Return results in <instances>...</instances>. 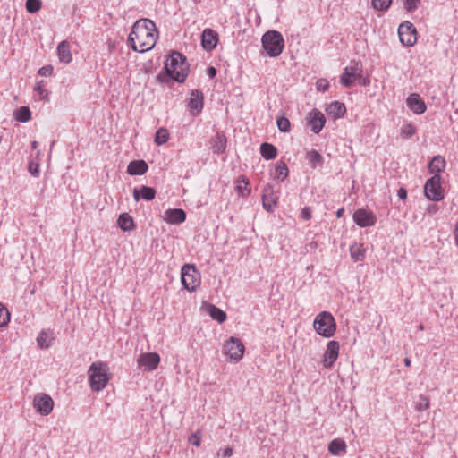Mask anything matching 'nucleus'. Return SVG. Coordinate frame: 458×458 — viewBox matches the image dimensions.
I'll return each instance as SVG.
<instances>
[{
	"label": "nucleus",
	"instance_id": "1a4fd4ad",
	"mask_svg": "<svg viewBox=\"0 0 458 458\" xmlns=\"http://www.w3.org/2000/svg\"><path fill=\"white\" fill-rule=\"evenodd\" d=\"M398 35L400 41L404 46L412 47L417 42V30L410 21L400 24Z\"/></svg>",
	"mask_w": 458,
	"mask_h": 458
},
{
	"label": "nucleus",
	"instance_id": "20e7f679",
	"mask_svg": "<svg viewBox=\"0 0 458 458\" xmlns=\"http://www.w3.org/2000/svg\"><path fill=\"white\" fill-rule=\"evenodd\" d=\"M313 327L319 335L329 338L332 337L336 331V323L333 315L328 311L318 313L314 321Z\"/></svg>",
	"mask_w": 458,
	"mask_h": 458
},
{
	"label": "nucleus",
	"instance_id": "f704fd0d",
	"mask_svg": "<svg viewBox=\"0 0 458 458\" xmlns=\"http://www.w3.org/2000/svg\"><path fill=\"white\" fill-rule=\"evenodd\" d=\"M15 120L26 123L30 120L31 113L29 107L21 106L14 113Z\"/></svg>",
	"mask_w": 458,
	"mask_h": 458
},
{
	"label": "nucleus",
	"instance_id": "f3484780",
	"mask_svg": "<svg viewBox=\"0 0 458 458\" xmlns=\"http://www.w3.org/2000/svg\"><path fill=\"white\" fill-rule=\"evenodd\" d=\"M203 99V94L199 90H193L191 93L188 106L192 115L196 116L200 114L204 105Z\"/></svg>",
	"mask_w": 458,
	"mask_h": 458
},
{
	"label": "nucleus",
	"instance_id": "603ef678",
	"mask_svg": "<svg viewBox=\"0 0 458 458\" xmlns=\"http://www.w3.org/2000/svg\"><path fill=\"white\" fill-rule=\"evenodd\" d=\"M30 172L32 175H38V165H33L32 164L30 165Z\"/></svg>",
	"mask_w": 458,
	"mask_h": 458
},
{
	"label": "nucleus",
	"instance_id": "052dcab7",
	"mask_svg": "<svg viewBox=\"0 0 458 458\" xmlns=\"http://www.w3.org/2000/svg\"><path fill=\"white\" fill-rule=\"evenodd\" d=\"M420 329L423 330V326L422 325L420 326Z\"/></svg>",
	"mask_w": 458,
	"mask_h": 458
},
{
	"label": "nucleus",
	"instance_id": "3c124183",
	"mask_svg": "<svg viewBox=\"0 0 458 458\" xmlns=\"http://www.w3.org/2000/svg\"><path fill=\"white\" fill-rule=\"evenodd\" d=\"M453 234H454V244L458 248V221L454 225Z\"/></svg>",
	"mask_w": 458,
	"mask_h": 458
},
{
	"label": "nucleus",
	"instance_id": "f257e3e1",
	"mask_svg": "<svg viewBox=\"0 0 458 458\" xmlns=\"http://www.w3.org/2000/svg\"><path fill=\"white\" fill-rule=\"evenodd\" d=\"M157 38L156 24L149 19H140L133 24L128 42L134 51L144 53L155 47Z\"/></svg>",
	"mask_w": 458,
	"mask_h": 458
},
{
	"label": "nucleus",
	"instance_id": "8fccbe9b",
	"mask_svg": "<svg viewBox=\"0 0 458 458\" xmlns=\"http://www.w3.org/2000/svg\"><path fill=\"white\" fill-rule=\"evenodd\" d=\"M301 217L304 220H310L311 218V209L309 207L303 208L301 211Z\"/></svg>",
	"mask_w": 458,
	"mask_h": 458
},
{
	"label": "nucleus",
	"instance_id": "dca6fc26",
	"mask_svg": "<svg viewBox=\"0 0 458 458\" xmlns=\"http://www.w3.org/2000/svg\"><path fill=\"white\" fill-rule=\"evenodd\" d=\"M218 33L212 29L207 28L201 35V45L206 51L213 50L218 43Z\"/></svg>",
	"mask_w": 458,
	"mask_h": 458
},
{
	"label": "nucleus",
	"instance_id": "5fc2aeb1",
	"mask_svg": "<svg viewBox=\"0 0 458 458\" xmlns=\"http://www.w3.org/2000/svg\"><path fill=\"white\" fill-rule=\"evenodd\" d=\"M224 457H230L233 455V449L231 447H226L223 452Z\"/></svg>",
	"mask_w": 458,
	"mask_h": 458
},
{
	"label": "nucleus",
	"instance_id": "de8ad7c7",
	"mask_svg": "<svg viewBox=\"0 0 458 458\" xmlns=\"http://www.w3.org/2000/svg\"><path fill=\"white\" fill-rule=\"evenodd\" d=\"M318 91H326L329 88V82L327 79H319L316 83Z\"/></svg>",
	"mask_w": 458,
	"mask_h": 458
},
{
	"label": "nucleus",
	"instance_id": "ddd939ff",
	"mask_svg": "<svg viewBox=\"0 0 458 458\" xmlns=\"http://www.w3.org/2000/svg\"><path fill=\"white\" fill-rule=\"evenodd\" d=\"M279 196L270 184H267L262 192V205L267 212H272L277 205Z\"/></svg>",
	"mask_w": 458,
	"mask_h": 458
},
{
	"label": "nucleus",
	"instance_id": "9b49d317",
	"mask_svg": "<svg viewBox=\"0 0 458 458\" xmlns=\"http://www.w3.org/2000/svg\"><path fill=\"white\" fill-rule=\"evenodd\" d=\"M353 221L360 227L373 226L377 223L376 215L369 209L359 208L352 216Z\"/></svg>",
	"mask_w": 458,
	"mask_h": 458
},
{
	"label": "nucleus",
	"instance_id": "4be33fe9",
	"mask_svg": "<svg viewBox=\"0 0 458 458\" xmlns=\"http://www.w3.org/2000/svg\"><path fill=\"white\" fill-rule=\"evenodd\" d=\"M57 55L60 62L69 64L72 60L70 44L64 40L57 47Z\"/></svg>",
	"mask_w": 458,
	"mask_h": 458
},
{
	"label": "nucleus",
	"instance_id": "4d7b16f0",
	"mask_svg": "<svg viewBox=\"0 0 458 458\" xmlns=\"http://www.w3.org/2000/svg\"><path fill=\"white\" fill-rule=\"evenodd\" d=\"M404 364L406 367H410L411 366V360L409 358H405L404 359Z\"/></svg>",
	"mask_w": 458,
	"mask_h": 458
},
{
	"label": "nucleus",
	"instance_id": "5701e85b",
	"mask_svg": "<svg viewBox=\"0 0 458 458\" xmlns=\"http://www.w3.org/2000/svg\"><path fill=\"white\" fill-rule=\"evenodd\" d=\"M148 168L144 160L131 161L127 166V173L131 175H142L148 171Z\"/></svg>",
	"mask_w": 458,
	"mask_h": 458
},
{
	"label": "nucleus",
	"instance_id": "ea45409f",
	"mask_svg": "<svg viewBox=\"0 0 458 458\" xmlns=\"http://www.w3.org/2000/svg\"><path fill=\"white\" fill-rule=\"evenodd\" d=\"M10 321L9 310L0 303V327L6 326Z\"/></svg>",
	"mask_w": 458,
	"mask_h": 458
},
{
	"label": "nucleus",
	"instance_id": "f03ea898",
	"mask_svg": "<svg viewBox=\"0 0 458 458\" xmlns=\"http://www.w3.org/2000/svg\"><path fill=\"white\" fill-rule=\"evenodd\" d=\"M88 375L91 389L98 392L103 390L111 379L108 365L100 360L89 366Z\"/></svg>",
	"mask_w": 458,
	"mask_h": 458
},
{
	"label": "nucleus",
	"instance_id": "bf43d9fd",
	"mask_svg": "<svg viewBox=\"0 0 458 458\" xmlns=\"http://www.w3.org/2000/svg\"><path fill=\"white\" fill-rule=\"evenodd\" d=\"M32 146H33V148H36V147H37V142H36V141H34V142L32 143Z\"/></svg>",
	"mask_w": 458,
	"mask_h": 458
},
{
	"label": "nucleus",
	"instance_id": "aec40b11",
	"mask_svg": "<svg viewBox=\"0 0 458 458\" xmlns=\"http://www.w3.org/2000/svg\"><path fill=\"white\" fill-rule=\"evenodd\" d=\"M360 68L358 64L347 66L341 77V82L345 87H350L355 81L356 77L360 73Z\"/></svg>",
	"mask_w": 458,
	"mask_h": 458
},
{
	"label": "nucleus",
	"instance_id": "13d9d810",
	"mask_svg": "<svg viewBox=\"0 0 458 458\" xmlns=\"http://www.w3.org/2000/svg\"><path fill=\"white\" fill-rule=\"evenodd\" d=\"M343 212H344V208L339 209V210L337 211V213H336L337 216H338V217H341V216H342Z\"/></svg>",
	"mask_w": 458,
	"mask_h": 458
},
{
	"label": "nucleus",
	"instance_id": "a19ab883",
	"mask_svg": "<svg viewBox=\"0 0 458 458\" xmlns=\"http://www.w3.org/2000/svg\"><path fill=\"white\" fill-rule=\"evenodd\" d=\"M430 403L429 398L425 395H420L419 401L416 403V409L420 411H426L429 408Z\"/></svg>",
	"mask_w": 458,
	"mask_h": 458
},
{
	"label": "nucleus",
	"instance_id": "864d4df0",
	"mask_svg": "<svg viewBox=\"0 0 458 458\" xmlns=\"http://www.w3.org/2000/svg\"><path fill=\"white\" fill-rule=\"evenodd\" d=\"M397 195L401 199H405L407 198V191L403 188H401L398 190Z\"/></svg>",
	"mask_w": 458,
	"mask_h": 458
},
{
	"label": "nucleus",
	"instance_id": "b1692460",
	"mask_svg": "<svg viewBox=\"0 0 458 458\" xmlns=\"http://www.w3.org/2000/svg\"><path fill=\"white\" fill-rule=\"evenodd\" d=\"M133 197L137 201L140 199V197L143 199L149 201L155 199L156 190L151 187L142 186L140 190L134 189Z\"/></svg>",
	"mask_w": 458,
	"mask_h": 458
},
{
	"label": "nucleus",
	"instance_id": "4468645a",
	"mask_svg": "<svg viewBox=\"0 0 458 458\" xmlns=\"http://www.w3.org/2000/svg\"><path fill=\"white\" fill-rule=\"evenodd\" d=\"M160 362V356L157 352L142 353L138 359V365L143 367L145 370H155Z\"/></svg>",
	"mask_w": 458,
	"mask_h": 458
},
{
	"label": "nucleus",
	"instance_id": "9d476101",
	"mask_svg": "<svg viewBox=\"0 0 458 458\" xmlns=\"http://www.w3.org/2000/svg\"><path fill=\"white\" fill-rule=\"evenodd\" d=\"M33 406L41 415H48L54 408V401L48 394L40 393L34 396Z\"/></svg>",
	"mask_w": 458,
	"mask_h": 458
},
{
	"label": "nucleus",
	"instance_id": "79ce46f5",
	"mask_svg": "<svg viewBox=\"0 0 458 458\" xmlns=\"http://www.w3.org/2000/svg\"><path fill=\"white\" fill-rule=\"evenodd\" d=\"M415 132L416 128L411 123L403 125L401 130V135L405 139L412 137L415 134Z\"/></svg>",
	"mask_w": 458,
	"mask_h": 458
},
{
	"label": "nucleus",
	"instance_id": "4c0bfd02",
	"mask_svg": "<svg viewBox=\"0 0 458 458\" xmlns=\"http://www.w3.org/2000/svg\"><path fill=\"white\" fill-rule=\"evenodd\" d=\"M42 7V2L40 0H27L26 10L30 13H35L38 12Z\"/></svg>",
	"mask_w": 458,
	"mask_h": 458
},
{
	"label": "nucleus",
	"instance_id": "a211bd4d",
	"mask_svg": "<svg viewBox=\"0 0 458 458\" xmlns=\"http://www.w3.org/2000/svg\"><path fill=\"white\" fill-rule=\"evenodd\" d=\"M408 107L416 114H421L426 111V104L419 94H411L406 100Z\"/></svg>",
	"mask_w": 458,
	"mask_h": 458
},
{
	"label": "nucleus",
	"instance_id": "6e6d98bb",
	"mask_svg": "<svg viewBox=\"0 0 458 458\" xmlns=\"http://www.w3.org/2000/svg\"><path fill=\"white\" fill-rule=\"evenodd\" d=\"M208 73L210 77H214L216 74V71L214 67H209L208 70Z\"/></svg>",
	"mask_w": 458,
	"mask_h": 458
},
{
	"label": "nucleus",
	"instance_id": "2f4dec72",
	"mask_svg": "<svg viewBox=\"0 0 458 458\" xmlns=\"http://www.w3.org/2000/svg\"><path fill=\"white\" fill-rule=\"evenodd\" d=\"M260 153L261 156L267 160L274 159L277 156V150L276 147L269 143L261 144Z\"/></svg>",
	"mask_w": 458,
	"mask_h": 458
},
{
	"label": "nucleus",
	"instance_id": "09e8293b",
	"mask_svg": "<svg viewBox=\"0 0 458 458\" xmlns=\"http://www.w3.org/2000/svg\"><path fill=\"white\" fill-rule=\"evenodd\" d=\"M309 155L310 161L313 163H320L322 160V157L318 151L313 150Z\"/></svg>",
	"mask_w": 458,
	"mask_h": 458
},
{
	"label": "nucleus",
	"instance_id": "412c9836",
	"mask_svg": "<svg viewBox=\"0 0 458 458\" xmlns=\"http://www.w3.org/2000/svg\"><path fill=\"white\" fill-rule=\"evenodd\" d=\"M326 112L332 118L338 119L345 114L346 108L344 103L334 101L327 106Z\"/></svg>",
	"mask_w": 458,
	"mask_h": 458
},
{
	"label": "nucleus",
	"instance_id": "f8f14e48",
	"mask_svg": "<svg viewBox=\"0 0 458 458\" xmlns=\"http://www.w3.org/2000/svg\"><path fill=\"white\" fill-rule=\"evenodd\" d=\"M340 345L337 341L332 340L327 343V349L323 355V366L327 369L332 368L339 356Z\"/></svg>",
	"mask_w": 458,
	"mask_h": 458
},
{
	"label": "nucleus",
	"instance_id": "7c9ffc66",
	"mask_svg": "<svg viewBox=\"0 0 458 458\" xmlns=\"http://www.w3.org/2000/svg\"><path fill=\"white\" fill-rule=\"evenodd\" d=\"M117 223L120 228L123 231H131L134 227L133 219L127 213L120 215Z\"/></svg>",
	"mask_w": 458,
	"mask_h": 458
},
{
	"label": "nucleus",
	"instance_id": "a18cd8bd",
	"mask_svg": "<svg viewBox=\"0 0 458 458\" xmlns=\"http://www.w3.org/2000/svg\"><path fill=\"white\" fill-rule=\"evenodd\" d=\"M420 3V0H403L404 8L408 12H413L414 10H416Z\"/></svg>",
	"mask_w": 458,
	"mask_h": 458
},
{
	"label": "nucleus",
	"instance_id": "a878e982",
	"mask_svg": "<svg viewBox=\"0 0 458 458\" xmlns=\"http://www.w3.org/2000/svg\"><path fill=\"white\" fill-rule=\"evenodd\" d=\"M446 162L442 156H436L428 164V169L431 174H439L445 168Z\"/></svg>",
	"mask_w": 458,
	"mask_h": 458
},
{
	"label": "nucleus",
	"instance_id": "c9c22d12",
	"mask_svg": "<svg viewBox=\"0 0 458 458\" xmlns=\"http://www.w3.org/2000/svg\"><path fill=\"white\" fill-rule=\"evenodd\" d=\"M47 83L44 81H39L34 87V91L38 93L40 100H48L49 91L46 89Z\"/></svg>",
	"mask_w": 458,
	"mask_h": 458
},
{
	"label": "nucleus",
	"instance_id": "7ed1b4c3",
	"mask_svg": "<svg viewBox=\"0 0 458 458\" xmlns=\"http://www.w3.org/2000/svg\"><path fill=\"white\" fill-rule=\"evenodd\" d=\"M167 74L178 82H183L189 74L186 58L178 52H174L167 58L165 65Z\"/></svg>",
	"mask_w": 458,
	"mask_h": 458
},
{
	"label": "nucleus",
	"instance_id": "bb28decb",
	"mask_svg": "<svg viewBox=\"0 0 458 458\" xmlns=\"http://www.w3.org/2000/svg\"><path fill=\"white\" fill-rule=\"evenodd\" d=\"M235 189L239 195L242 197H248L250 195L251 189L250 187V182L246 176H240L236 181Z\"/></svg>",
	"mask_w": 458,
	"mask_h": 458
},
{
	"label": "nucleus",
	"instance_id": "e433bc0d",
	"mask_svg": "<svg viewBox=\"0 0 458 458\" xmlns=\"http://www.w3.org/2000/svg\"><path fill=\"white\" fill-rule=\"evenodd\" d=\"M169 131L165 128H159L155 135V143L157 145H163L169 140Z\"/></svg>",
	"mask_w": 458,
	"mask_h": 458
},
{
	"label": "nucleus",
	"instance_id": "393cba45",
	"mask_svg": "<svg viewBox=\"0 0 458 458\" xmlns=\"http://www.w3.org/2000/svg\"><path fill=\"white\" fill-rule=\"evenodd\" d=\"M350 255L354 262L362 261L366 257V249L362 243L355 242L350 246Z\"/></svg>",
	"mask_w": 458,
	"mask_h": 458
},
{
	"label": "nucleus",
	"instance_id": "6e6552de",
	"mask_svg": "<svg viewBox=\"0 0 458 458\" xmlns=\"http://www.w3.org/2000/svg\"><path fill=\"white\" fill-rule=\"evenodd\" d=\"M424 192L426 197L430 200L439 201L444 198L441 187V176L439 174H434L426 182Z\"/></svg>",
	"mask_w": 458,
	"mask_h": 458
},
{
	"label": "nucleus",
	"instance_id": "39448f33",
	"mask_svg": "<svg viewBox=\"0 0 458 458\" xmlns=\"http://www.w3.org/2000/svg\"><path fill=\"white\" fill-rule=\"evenodd\" d=\"M262 47L271 57L278 56L284 47V41L280 32L276 30L267 31L261 38Z\"/></svg>",
	"mask_w": 458,
	"mask_h": 458
},
{
	"label": "nucleus",
	"instance_id": "680f3d73",
	"mask_svg": "<svg viewBox=\"0 0 458 458\" xmlns=\"http://www.w3.org/2000/svg\"><path fill=\"white\" fill-rule=\"evenodd\" d=\"M431 211H437V208H431Z\"/></svg>",
	"mask_w": 458,
	"mask_h": 458
},
{
	"label": "nucleus",
	"instance_id": "423d86ee",
	"mask_svg": "<svg viewBox=\"0 0 458 458\" xmlns=\"http://www.w3.org/2000/svg\"><path fill=\"white\" fill-rule=\"evenodd\" d=\"M181 281L186 290L193 292L200 284V274L193 265L186 264L182 267Z\"/></svg>",
	"mask_w": 458,
	"mask_h": 458
},
{
	"label": "nucleus",
	"instance_id": "2eb2a0df",
	"mask_svg": "<svg viewBox=\"0 0 458 458\" xmlns=\"http://www.w3.org/2000/svg\"><path fill=\"white\" fill-rule=\"evenodd\" d=\"M308 123L310 126L311 131L318 134L325 126V115L321 111L313 109L308 114Z\"/></svg>",
	"mask_w": 458,
	"mask_h": 458
},
{
	"label": "nucleus",
	"instance_id": "473e14b6",
	"mask_svg": "<svg viewBox=\"0 0 458 458\" xmlns=\"http://www.w3.org/2000/svg\"><path fill=\"white\" fill-rule=\"evenodd\" d=\"M346 449V444L343 439H334L328 446L329 452L334 455H339Z\"/></svg>",
	"mask_w": 458,
	"mask_h": 458
},
{
	"label": "nucleus",
	"instance_id": "72a5a7b5",
	"mask_svg": "<svg viewBox=\"0 0 458 458\" xmlns=\"http://www.w3.org/2000/svg\"><path fill=\"white\" fill-rule=\"evenodd\" d=\"M53 339L52 333L42 331L37 337V343L40 348L47 349L50 346Z\"/></svg>",
	"mask_w": 458,
	"mask_h": 458
},
{
	"label": "nucleus",
	"instance_id": "6ab92c4d",
	"mask_svg": "<svg viewBox=\"0 0 458 458\" xmlns=\"http://www.w3.org/2000/svg\"><path fill=\"white\" fill-rule=\"evenodd\" d=\"M186 219V213L181 208H170L164 214V220L172 225L182 224Z\"/></svg>",
	"mask_w": 458,
	"mask_h": 458
},
{
	"label": "nucleus",
	"instance_id": "c03bdc74",
	"mask_svg": "<svg viewBox=\"0 0 458 458\" xmlns=\"http://www.w3.org/2000/svg\"><path fill=\"white\" fill-rule=\"evenodd\" d=\"M189 443L199 447L201 443V432L199 430L192 433L188 439Z\"/></svg>",
	"mask_w": 458,
	"mask_h": 458
},
{
	"label": "nucleus",
	"instance_id": "c85d7f7f",
	"mask_svg": "<svg viewBox=\"0 0 458 458\" xmlns=\"http://www.w3.org/2000/svg\"><path fill=\"white\" fill-rule=\"evenodd\" d=\"M206 309L207 312L213 319L218 321L219 323L225 321L226 314L221 309L216 307L213 304H208Z\"/></svg>",
	"mask_w": 458,
	"mask_h": 458
},
{
	"label": "nucleus",
	"instance_id": "0eeeda50",
	"mask_svg": "<svg viewBox=\"0 0 458 458\" xmlns=\"http://www.w3.org/2000/svg\"><path fill=\"white\" fill-rule=\"evenodd\" d=\"M245 352V347L242 342L236 337H230L225 342L223 345V353L225 355L230 361L239 362Z\"/></svg>",
	"mask_w": 458,
	"mask_h": 458
},
{
	"label": "nucleus",
	"instance_id": "e2e57ef3",
	"mask_svg": "<svg viewBox=\"0 0 458 458\" xmlns=\"http://www.w3.org/2000/svg\"><path fill=\"white\" fill-rule=\"evenodd\" d=\"M431 211H437V208H431Z\"/></svg>",
	"mask_w": 458,
	"mask_h": 458
},
{
	"label": "nucleus",
	"instance_id": "58836bf2",
	"mask_svg": "<svg viewBox=\"0 0 458 458\" xmlns=\"http://www.w3.org/2000/svg\"><path fill=\"white\" fill-rule=\"evenodd\" d=\"M371 4L377 11H386L390 7L392 0H372Z\"/></svg>",
	"mask_w": 458,
	"mask_h": 458
},
{
	"label": "nucleus",
	"instance_id": "cd10ccee",
	"mask_svg": "<svg viewBox=\"0 0 458 458\" xmlns=\"http://www.w3.org/2000/svg\"><path fill=\"white\" fill-rule=\"evenodd\" d=\"M226 138L224 134L217 133L211 141V148L214 153L220 154L225 150Z\"/></svg>",
	"mask_w": 458,
	"mask_h": 458
},
{
	"label": "nucleus",
	"instance_id": "37998d69",
	"mask_svg": "<svg viewBox=\"0 0 458 458\" xmlns=\"http://www.w3.org/2000/svg\"><path fill=\"white\" fill-rule=\"evenodd\" d=\"M276 124H277V127L278 129L282 131V132H288L290 131V121L286 118V117H279L277 120H276Z\"/></svg>",
	"mask_w": 458,
	"mask_h": 458
},
{
	"label": "nucleus",
	"instance_id": "49530a36",
	"mask_svg": "<svg viewBox=\"0 0 458 458\" xmlns=\"http://www.w3.org/2000/svg\"><path fill=\"white\" fill-rule=\"evenodd\" d=\"M54 72V68L52 65L48 64L41 67L38 70V74L43 77H50Z\"/></svg>",
	"mask_w": 458,
	"mask_h": 458
},
{
	"label": "nucleus",
	"instance_id": "c756f323",
	"mask_svg": "<svg viewBox=\"0 0 458 458\" xmlns=\"http://www.w3.org/2000/svg\"><path fill=\"white\" fill-rule=\"evenodd\" d=\"M271 175L274 179L284 181L288 176V168L285 163L281 161L276 163Z\"/></svg>",
	"mask_w": 458,
	"mask_h": 458
}]
</instances>
